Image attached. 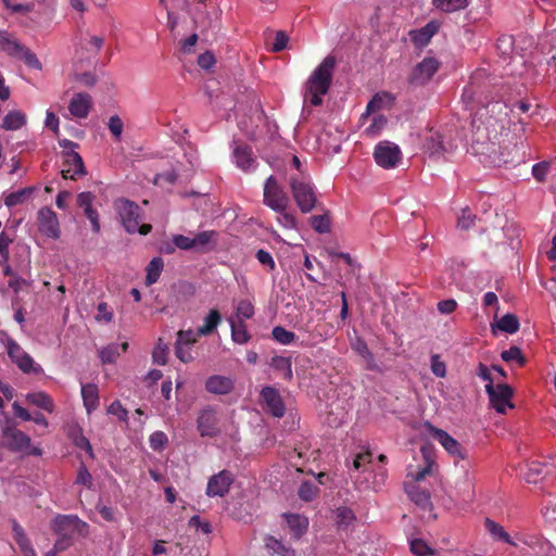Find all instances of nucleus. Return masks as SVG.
<instances>
[{"label":"nucleus","mask_w":556,"mask_h":556,"mask_svg":"<svg viewBox=\"0 0 556 556\" xmlns=\"http://www.w3.org/2000/svg\"><path fill=\"white\" fill-rule=\"evenodd\" d=\"M337 60L333 55H327L321 63L311 73L303 86L304 110L311 106H318L323 98L328 93L333 78Z\"/></svg>","instance_id":"f257e3e1"},{"label":"nucleus","mask_w":556,"mask_h":556,"mask_svg":"<svg viewBox=\"0 0 556 556\" xmlns=\"http://www.w3.org/2000/svg\"><path fill=\"white\" fill-rule=\"evenodd\" d=\"M51 530L58 536L54 543L55 551H66L78 539L88 536L89 525L76 515L58 514L50 523Z\"/></svg>","instance_id":"f03ea898"},{"label":"nucleus","mask_w":556,"mask_h":556,"mask_svg":"<svg viewBox=\"0 0 556 556\" xmlns=\"http://www.w3.org/2000/svg\"><path fill=\"white\" fill-rule=\"evenodd\" d=\"M114 206L127 232H138L144 236L151 231V225L139 224L142 215L138 204L126 199H119L115 202Z\"/></svg>","instance_id":"7ed1b4c3"},{"label":"nucleus","mask_w":556,"mask_h":556,"mask_svg":"<svg viewBox=\"0 0 556 556\" xmlns=\"http://www.w3.org/2000/svg\"><path fill=\"white\" fill-rule=\"evenodd\" d=\"M371 453L369 451H363L354 456L352 460V467L349 462L346 463L351 477L354 479L355 483H366L374 485H380L384 483L386 472L382 469L372 476L371 473H368V476H364L363 478L361 477V473H365V471L367 470L366 467L371 464Z\"/></svg>","instance_id":"20e7f679"},{"label":"nucleus","mask_w":556,"mask_h":556,"mask_svg":"<svg viewBox=\"0 0 556 556\" xmlns=\"http://www.w3.org/2000/svg\"><path fill=\"white\" fill-rule=\"evenodd\" d=\"M1 432L10 451L26 455H41V450L31 445L29 435L11 425L9 421L1 426Z\"/></svg>","instance_id":"39448f33"},{"label":"nucleus","mask_w":556,"mask_h":556,"mask_svg":"<svg viewBox=\"0 0 556 556\" xmlns=\"http://www.w3.org/2000/svg\"><path fill=\"white\" fill-rule=\"evenodd\" d=\"M7 353L13 364L26 375H41L43 368L13 339L5 342Z\"/></svg>","instance_id":"423d86ee"},{"label":"nucleus","mask_w":556,"mask_h":556,"mask_svg":"<svg viewBox=\"0 0 556 556\" xmlns=\"http://www.w3.org/2000/svg\"><path fill=\"white\" fill-rule=\"evenodd\" d=\"M0 48L8 55L20 59L31 68L41 70V63L34 52L13 39L7 31L0 30Z\"/></svg>","instance_id":"0eeeda50"},{"label":"nucleus","mask_w":556,"mask_h":556,"mask_svg":"<svg viewBox=\"0 0 556 556\" xmlns=\"http://www.w3.org/2000/svg\"><path fill=\"white\" fill-rule=\"evenodd\" d=\"M293 198L303 213L311 212L316 203L313 184L308 177H292L290 181Z\"/></svg>","instance_id":"6e6552de"},{"label":"nucleus","mask_w":556,"mask_h":556,"mask_svg":"<svg viewBox=\"0 0 556 556\" xmlns=\"http://www.w3.org/2000/svg\"><path fill=\"white\" fill-rule=\"evenodd\" d=\"M374 159L378 166L384 169H391L396 167L401 162L402 151L396 143L383 140L376 144Z\"/></svg>","instance_id":"1a4fd4ad"},{"label":"nucleus","mask_w":556,"mask_h":556,"mask_svg":"<svg viewBox=\"0 0 556 556\" xmlns=\"http://www.w3.org/2000/svg\"><path fill=\"white\" fill-rule=\"evenodd\" d=\"M485 392L489 395L491 406L500 414H505L507 409L514 408L511 403L513 389L504 383H488Z\"/></svg>","instance_id":"9d476101"},{"label":"nucleus","mask_w":556,"mask_h":556,"mask_svg":"<svg viewBox=\"0 0 556 556\" xmlns=\"http://www.w3.org/2000/svg\"><path fill=\"white\" fill-rule=\"evenodd\" d=\"M289 199L274 176L266 179L264 186V203L275 212L287 208Z\"/></svg>","instance_id":"9b49d317"},{"label":"nucleus","mask_w":556,"mask_h":556,"mask_svg":"<svg viewBox=\"0 0 556 556\" xmlns=\"http://www.w3.org/2000/svg\"><path fill=\"white\" fill-rule=\"evenodd\" d=\"M261 404L263 409L276 418H281L286 413V406L279 391L274 387H264L261 390Z\"/></svg>","instance_id":"f8f14e48"},{"label":"nucleus","mask_w":556,"mask_h":556,"mask_svg":"<svg viewBox=\"0 0 556 556\" xmlns=\"http://www.w3.org/2000/svg\"><path fill=\"white\" fill-rule=\"evenodd\" d=\"M198 341L197 333L192 329L179 330L175 342V354L182 363L193 361L192 345Z\"/></svg>","instance_id":"ddd939ff"},{"label":"nucleus","mask_w":556,"mask_h":556,"mask_svg":"<svg viewBox=\"0 0 556 556\" xmlns=\"http://www.w3.org/2000/svg\"><path fill=\"white\" fill-rule=\"evenodd\" d=\"M439 70V62L435 58L427 56L419 62L410 75L409 81L417 86L427 84Z\"/></svg>","instance_id":"4468645a"},{"label":"nucleus","mask_w":556,"mask_h":556,"mask_svg":"<svg viewBox=\"0 0 556 556\" xmlns=\"http://www.w3.org/2000/svg\"><path fill=\"white\" fill-rule=\"evenodd\" d=\"M232 161L243 172H252L257 166L252 148L237 141L232 142Z\"/></svg>","instance_id":"2eb2a0df"},{"label":"nucleus","mask_w":556,"mask_h":556,"mask_svg":"<svg viewBox=\"0 0 556 556\" xmlns=\"http://www.w3.org/2000/svg\"><path fill=\"white\" fill-rule=\"evenodd\" d=\"M420 453L424 459V466L421 467L420 464L409 465L407 468V476L415 482H420L427 476L431 475L435 465L433 453L430 448L422 446Z\"/></svg>","instance_id":"dca6fc26"},{"label":"nucleus","mask_w":556,"mask_h":556,"mask_svg":"<svg viewBox=\"0 0 556 556\" xmlns=\"http://www.w3.org/2000/svg\"><path fill=\"white\" fill-rule=\"evenodd\" d=\"M38 228L45 236L58 239L60 237L59 219L50 207H42L38 212Z\"/></svg>","instance_id":"f3484780"},{"label":"nucleus","mask_w":556,"mask_h":556,"mask_svg":"<svg viewBox=\"0 0 556 556\" xmlns=\"http://www.w3.org/2000/svg\"><path fill=\"white\" fill-rule=\"evenodd\" d=\"M427 428L429 430V434L437 439L450 455L459 459L465 457L459 442L451 437L446 431L435 428L430 424H427Z\"/></svg>","instance_id":"a211bd4d"},{"label":"nucleus","mask_w":556,"mask_h":556,"mask_svg":"<svg viewBox=\"0 0 556 556\" xmlns=\"http://www.w3.org/2000/svg\"><path fill=\"white\" fill-rule=\"evenodd\" d=\"M218 419L216 410L208 406L200 412L198 417V430L202 437H213L218 432Z\"/></svg>","instance_id":"6ab92c4d"},{"label":"nucleus","mask_w":556,"mask_h":556,"mask_svg":"<svg viewBox=\"0 0 556 556\" xmlns=\"http://www.w3.org/2000/svg\"><path fill=\"white\" fill-rule=\"evenodd\" d=\"M91 103V97L88 93L79 92L71 99L68 111L75 118H86L90 112Z\"/></svg>","instance_id":"aec40b11"},{"label":"nucleus","mask_w":556,"mask_h":556,"mask_svg":"<svg viewBox=\"0 0 556 556\" xmlns=\"http://www.w3.org/2000/svg\"><path fill=\"white\" fill-rule=\"evenodd\" d=\"M85 174L86 172L81 156L78 153H66L62 168V176L65 179H76V177Z\"/></svg>","instance_id":"412c9836"},{"label":"nucleus","mask_w":556,"mask_h":556,"mask_svg":"<svg viewBox=\"0 0 556 556\" xmlns=\"http://www.w3.org/2000/svg\"><path fill=\"white\" fill-rule=\"evenodd\" d=\"M394 97L389 92H378L367 103L366 112L362 114V119L368 118L371 114H378L377 112L382 109H388L393 105Z\"/></svg>","instance_id":"4be33fe9"},{"label":"nucleus","mask_w":556,"mask_h":556,"mask_svg":"<svg viewBox=\"0 0 556 556\" xmlns=\"http://www.w3.org/2000/svg\"><path fill=\"white\" fill-rule=\"evenodd\" d=\"M438 30L439 24L431 21L424 27L409 31V38L416 47L422 48L430 42Z\"/></svg>","instance_id":"5701e85b"},{"label":"nucleus","mask_w":556,"mask_h":556,"mask_svg":"<svg viewBox=\"0 0 556 556\" xmlns=\"http://www.w3.org/2000/svg\"><path fill=\"white\" fill-rule=\"evenodd\" d=\"M25 400L28 404L49 414H52L55 410L54 400L45 391L29 392L25 395Z\"/></svg>","instance_id":"b1692460"},{"label":"nucleus","mask_w":556,"mask_h":556,"mask_svg":"<svg viewBox=\"0 0 556 556\" xmlns=\"http://www.w3.org/2000/svg\"><path fill=\"white\" fill-rule=\"evenodd\" d=\"M407 496L412 502L419 507L420 510L425 513H429L430 518H435V515H432V503L430 500V493L427 489H406Z\"/></svg>","instance_id":"393cba45"},{"label":"nucleus","mask_w":556,"mask_h":556,"mask_svg":"<svg viewBox=\"0 0 556 556\" xmlns=\"http://www.w3.org/2000/svg\"><path fill=\"white\" fill-rule=\"evenodd\" d=\"M282 517L286 519L294 539L299 540L306 533L308 529V519L305 516L285 513Z\"/></svg>","instance_id":"a878e982"},{"label":"nucleus","mask_w":556,"mask_h":556,"mask_svg":"<svg viewBox=\"0 0 556 556\" xmlns=\"http://www.w3.org/2000/svg\"><path fill=\"white\" fill-rule=\"evenodd\" d=\"M205 388L210 393L223 395L228 394L232 390L233 382L228 377L214 375L207 378Z\"/></svg>","instance_id":"bb28decb"},{"label":"nucleus","mask_w":556,"mask_h":556,"mask_svg":"<svg viewBox=\"0 0 556 556\" xmlns=\"http://www.w3.org/2000/svg\"><path fill=\"white\" fill-rule=\"evenodd\" d=\"M81 397L87 414L90 415L99 406V390L93 383L81 384Z\"/></svg>","instance_id":"cd10ccee"},{"label":"nucleus","mask_w":556,"mask_h":556,"mask_svg":"<svg viewBox=\"0 0 556 556\" xmlns=\"http://www.w3.org/2000/svg\"><path fill=\"white\" fill-rule=\"evenodd\" d=\"M26 123V114L20 110H13L4 116L1 127L5 130H18L23 128Z\"/></svg>","instance_id":"c85d7f7f"},{"label":"nucleus","mask_w":556,"mask_h":556,"mask_svg":"<svg viewBox=\"0 0 556 556\" xmlns=\"http://www.w3.org/2000/svg\"><path fill=\"white\" fill-rule=\"evenodd\" d=\"M127 349V342L122 344L111 343L99 351V357L103 364H111L114 363L122 353H125Z\"/></svg>","instance_id":"c756f323"},{"label":"nucleus","mask_w":556,"mask_h":556,"mask_svg":"<svg viewBox=\"0 0 556 556\" xmlns=\"http://www.w3.org/2000/svg\"><path fill=\"white\" fill-rule=\"evenodd\" d=\"M425 149L432 156H439L448 150L439 132H430L429 136L426 137Z\"/></svg>","instance_id":"7c9ffc66"},{"label":"nucleus","mask_w":556,"mask_h":556,"mask_svg":"<svg viewBox=\"0 0 556 556\" xmlns=\"http://www.w3.org/2000/svg\"><path fill=\"white\" fill-rule=\"evenodd\" d=\"M269 365L271 368L277 370L283 379H292L293 372L291 357L281 355L274 356Z\"/></svg>","instance_id":"2f4dec72"},{"label":"nucleus","mask_w":556,"mask_h":556,"mask_svg":"<svg viewBox=\"0 0 556 556\" xmlns=\"http://www.w3.org/2000/svg\"><path fill=\"white\" fill-rule=\"evenodd\" d=\"M220 321L222 316L219 312L217 309H211L204 318V325L194 330L197 338L212 333L218 327Z\"/></svg>","instance_id":"473e14b6"},{"label":"nucleus","mask_w":556,"mask_h":556,"mask_svg":"<svg viewBox=\"0 0 556 556\" xmlns=\"http://www.w3.org/2000/svg\"><path fill=\"white\" fill-rule=\"evenodd\" d=\"M228 323L231 330V339L236 343L244 344L250 340V336L243 320H237L235 317H229Z\"/></svg>","instance_id":"72a5a7b5"},{"label":"nucleus","mask_w":556,"mask_h":556,"mask_svg":"<svg viewBox=\"0 0 556 556\" xmlns=\"http://www.w3.org/2000/svg\"><path fill=\"white\" fill-rule=\"evenodd\" d=\"M492 331L495 332L496 329L506 333H515L519 329V320L514 314H505L502 316L496 324L491 325Z\"/></svg>","instance_id":"f704fd0d"},{"label":"nucleus","mask_w":556,"mask_h":556,"mask_svg":"<svg viewBox=\"0 0 556 556\" xmlns=\"http://www.w3.org/2000/svg\"><path fill=\"white\" fill-rule=\"evenodd\" d=\"M34 190L35 189L33 187H26V188L20 189L17 191L8 193L4 197V204L8 207L23 204L31 197V194L34 193Z\"/></svg>","instance_id":"c9c22d12"},{"label":"nucleus","mask_w":556,"mask_h":556,"mask_svg":"<svg viewBox=\"0 0 556 556\" xmlns=\"http://www.w3.org/2000/svg\"><path fill=\"white\" fill-rule=\"evenodd\" d=\"M266 549L271 555H278V556H294V551L290 547H287L285 544H282L281 541L277 540L276 538L271 535H267L264 540Z\"/></svg>","instance_id":"e433bc0d"},{"label":"nucleus","mask_w":556,"mask_h":556,"mask_svg":"<svg viewBox=\"0 0 556 556\" xmlns=\"http://www.w3.org/2000/svg\"><path fill=\"white\" fill-rule=\"evenodd\" d=\"M483 132L484 129L478 127L479 137L473 141V151L478 154L491 155L495 151L494 143L491 142V138L484 136Z\"/></svg>","instance_id":"4c0bfd02"},{"label":"nucleus","mask_w":556,"mask_h":556,"mask_svg":"<svg viewBox=\"0 0 556 556\" xmlns=\"http://www.w3.org/2000/svg\"><path fill=\"white\" fill-rule=\"evenodd\" d=\"M545 467L540 462H530L527 465V470L525 471L523 476L527 481V483L536 484L543 481V475H544Z\"/></svg>","instance_id":"58836bf2"},{"label":"nucleus","mask_w":556,"mask_h":556,"mask_svg":"<svg viewBox=\"0 0 556 556\" xmlns=\"http://www.w3.org/2000/svg\"><path fill=\"white\" fill-rule=\"evenodd\" d=\"M163 267H164V262L161 257H154L150 261V263L148 264L147 268H146V285L147 286H152L153 283H155L162 271H163Z\"/></svg>","instance_id":"ea45409f"},{"label":"nucleus","mask_w":556,"mask_h":556,"mask_svg":"<svg viewBox=\"0 0 556 556\" xmlns=\"http://www.w3.org/2000/svg\"><path fill=\"white\" fill-rule=\"evenodd\" d=\"M352 349L364 358L367 364L368 369H376L377 365L375 363V358L370 350L368 349L366 342L359 338H356L352 342Z\"/></svg>","instance_id":"a19ab883"},{"label":"nucleus","mask_w":556,"mask_h":556,"mask_svg":"<svg viewBox=\"0 0 556 556\" xmlns=\"http://www.w3.org/2000/svg\"><path fill=\"white\" fill-rule=\"evenodd\" d=\"M370 124L365 128L364 134L367 137L375 138L386 128L388 119L383 114H371Z\"/></svg>","instance_id":"79ce46f5"},{"label":"nucleus","mask_w":556,"mask_h":556,"mask_svg":"<svg viewBox=\"0 0 556 556\" xmlns=\"http://www.w3.org/2000/svg\"><path fill=\"white\" fill-rule=\"evenodd\" d=\"M484 526L495 540L515 545V543L510 540L509 534L504 530V528L501 525L496 523L490 518H486L484 521Z\"/></svg>","instance_id":"37998d69"},{"label":"nucleus","mask_w":556,"mask_h":556,"mask_svg":"<svg viewBox=\"0 0 556 556\" xmlns=\"http://www.w3.org/2000/svg\"><path fill=\"white\" fill-rule=\"evenodd\" d=\"M12 532L14 541L18 545L22 553L33 548L31 543L27 534L25 533L23 527L15 520L12 523Z\"/></svg>","instance_id":"c03bdc74"},{"label":"nucleus","mask_w":556,"mask_h":556,"mask_svg":"<svg viewBox=\"0 0 556 556\" xmlns=\"http://www.w3.org/2000/svg\"><path fill=\"white\" fill-rule=\"evenodd\" d=\"M433 5L443 12H455L468 7L469 0H432Z\"/></svg>","instance_id":"a18cd8bd"},{"label":"nucleus","mask_w":556,"mask_h":556,"mask_svg":"<svg viewBox=\"0 0 556 556\" xmlns=\"http://www.w3.org/2000/svg\"><path fill=\"white\" fill-rule=\"evenodd\" d=\"M216 237L217 233L213 230L199 232L193 237L194 248L200 251H205L208 249L210 244L215 242Z\"/></svg>","instance_id":"49530a36"},{"label":"nucleus","mask_w":556,"mask_h":556,"mask_svg":"<svg viewBox=\"0 0 556 556\" xmlns=\"http://www.w3.org/2000/svg\"><path fill=\"white\" fill-rule=\"evenodd\" d=\"M236 315L233 316L237 320L250 319L254 316V306L250 300H240L236 304Z\"/></svg>","instance_id":"de8ad7c7"},{"label":"nucleus","mask_w":556,"mask_h":556,"mask_svg":"<svg viewBox=\"0 0 556 556\" xmlns=\"http://www.w3.org/2000/svg\"><path fill=\"white\" fill-rule=\"evenodd\" d=\"M309 224L318 233H327L330 231L331 222L328 214L312 216Z\"/></svg>","instance_id":"09e8293b"},{"label":"nucleus","mask_w":556,"mask_h":556,"mask_svg":"<svg viewBox=\"0 0 556 556\" xmlns=\"http://www.w3.org/2000/svg\"><path fill=\"white\" fill-rule=\"evenodd\" d=\"M233 483V476L228 470H223L217 475H214L210 478L207 485L210 488L213 486H230Z\"/></svg>","instance_id":"8fccbe9b"},{"label":"nucleus","mask_w":556,"mask_h":556,"mask_svg":"<svg viewBox=\"0 0 556 556\" xmlns=\"http://www.w3.org/2000/svg\"><path fill=\"white\" fill-rule=\"evenodd\" d=\"M108 128L115 141H121L124 130V122L118 115H112L108 121Z\"/></svg>","instance_id":"3c124183"},{"label":"nucleus","mask_w":556,"mask_h":556,"mask_svg":"<svg viewBox=\"0 0 556 556\" xmlns=\"http://www.w3.org/2000/svg\"><path fill=\"white\" fill-rule=\"evenodd\" d=\"M271 334L277 342L283 345L290 344L295 338V334L292 331H289L281 326L275 327Z\"/></svg>","instance_id":"603ef678"},{"label":"nucleus","mask_w":556,"mask_h":556,"mask_svg":"<svg viewBox=\"0 0 556 556\" xmlns=\"http://www.w3.org/2000/svg\"><path fill=\"white\" fill-rule=\"evenodd\" d=\"M167 355L168 346L161 339H159V342L152 353L153 362L157 365H165Z\"/></svg>","instance_id":"864d4df0"},{"label":"nucleus","mask_w":556,"mask_h":556,"mask_svg":"<svg viewBox=\"0 0 556 556\" xmlns=\"http://www.w3.org/2000/svg\"><path fill=\"white\" fill-rule=\"evenodd\" d=\"M410 551L416 556H428L434 553V551L421 539H414L410 542Z\"/></svg>","instance_id":"5fc2aeb1"},{"label":"nucleus","mask_w":556,"mask_h":556,"mask_svg":"<svg viewBox=\"0 0 556 556\" xmlns=\"http://www.w3.org/2000/svg\"><path fill=\"white\" fill-rule=\"evenodd\" d=\"M501 357L507 363L516 362L519 365H523L525 363L521 350L518 346H510L508 350L503 351Z\"/></svg>","instance_id":"6e6d98bb"},{"label":"nucleus","mask_w":556,"mask_h":556,"mask_svg":"<svg viewBox=\"0 0 556 556\" xmlns=\"http://www.w3.org/2000/svg\"><path fill=\"white\" fill-rule=\"evenodd\" d=\"M355 520V515L352 509L348 507H339L337 509V523L338 526H349Z\"/></svg>","instance_id":"4d7b16f0"},{"label":"nucleus","mask_w":556,"mask_h":556,"mask_svg":"<svg viewBox=\"0 0 556 556\" xmlns=\"http://www.w3.org/2000/svg\"><path fill=\"white\" fill-rule=\"evenodd\" d=\"M149 442L153 451H161L167 443V435L163 431H155L150 435Z\"/></svg>","instance_id":"13d9d810"},{"label":"nucleus","mask_w":556,"mask_h":556,"mask_svg":"<svg viewBox=\"0 0 556 556\" xmlns=\"http://www.w3.org/2000/svg\"><path fill=\"white\" fill-rule=\"evenodd\" d=\"M108 414L115 416L121 421H126L128 412L123 407L119 401H114L108 407Z\"/></svg>","instance_id":"bf43d9fd"},{"label":"nucleus","mask_w":556,"mask_h":556,"mask_svg":"<svg viewBox=\"0 0 556 556\" xmlns=\"http://www.w3.org/2000/svg\"><path fill=\"white\" fill-rule=\"evenodd\" d=\"M431 371L439 378H444L446 376V365L441 361L438 354L431 356Z\"/></svg>","instance_id":"052dcab7"},{"label":"nucleus","mask_w":556,"mask_h":556,"mask_svg":"<svg viewBox=\"0 0 556 556\" xmlns=\"http://www.w3.org/2000/svg\"><path fill=\"white\" fill-rule=\"evenodd\" d=\"M549 167H551L549 162H540V163L534 164L532 166L533 177L540 182L545 181Z\"/></svg>","instance_id":"680f3d73"},{"label":"nucleus","mask_w":556,"mask_h":556,"mask_svg":"<svg viewBox=\"0 0 556 556\" xmlns=\"http://www.w3.org/2000/svg\"><path fill=\"white\" fill-rule=\"evenodd\" d=\"M173 243L178 249L185 250V251L195 249L193 238H190V237H187L184 235H175L173 237Z\"/></svg>","instance_id":"e2e57ef3"},{"label":"nucleus","mask_w":556,"mask_h":556,"mask_svg":"<svg viewBox=\"0 0 556 556\" xmlns=\"http://www.w3.org/2000/svg\"><path fill=\"white\" fill-rule=\"evenodd\" d=\"M475 220V215L471 213L469 208H464L458 216L457 225L462 229H468Z\"/></svg>","instance_id":"0e129e2a"},{"label":"nucleus","mask_w":556,"mask_h":556,"mask_svg":"<svg viewBox=\"0 0 556 556\" xmlns=\"http://www.w3.org/2000/svg\"><path fill=\"white\" fill-rule=\"evenodd\" d=\"M278 213L279 216L277 217V220L282 227L287 229H293L296 227V219L292 214L288 213L286 210Z\"/></svg>","instance_id":"69168bd1"},{"label":"nucleus","mask_w":556,"mask_h":556,"mask_svg":"<svg viewBox=\"0 0 556 556\" xmlns=\"http://www.w3.org/2000/svg\"><path fill=\"white\" fill-rule=\"evenodd\" d=\"M189 527L194 528L197 531H201L203 534H208L212 531L210 522L201 520L197 515L190 518Z\"/></svg>","instance_id":"338daca9"},{"label":"nucleus","mask_w":556,"mask_h":556,"mask_svg":"<svg viewBox=\"0 0 556 556\" xmlns=\"http://www.w3.org/2000/svg\"><path fill=\"white\" fill-rule=\"evenodd\" d=\"M104 39L100 36H91L85 45V49L92 54H97L103 47Z\"/></svg>","instance_id":"774afa93"}]
</instances>
